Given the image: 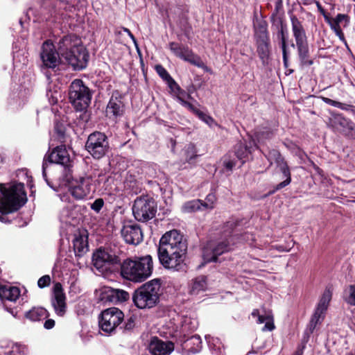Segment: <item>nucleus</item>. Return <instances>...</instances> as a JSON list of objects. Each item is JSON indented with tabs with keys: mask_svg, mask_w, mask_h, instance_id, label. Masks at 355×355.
I'll return each instance as SVG.
<instances>
[{
	"mask_svg": "<svg viewBox=\"0 0 355 355\" xmlns=\"http://www.w3.org/2000/svg\"><path fill=\"white\" fill-rule=\"evenodd\" d=\"M347 19H348L347 15H346L345 14H338L337 16L334 19H331V24H338V25H340V23L343 20L345 19L346 21H347Z\"/></svg>",
	"mask_w": 355,
	"mask_h": 355,
	"instance_id": "48",
	"label": "nucleus"
},
{
	"mask_svg": "<svg viewBox=\"0 0 355 355\" xmlns=\"http://www.w3.org/2000/svg\"><path fill=\"white\" fill-rule=\"evenodd\" d=\"M124 319L123 313L118 308L112 307L101 314L99 326L106 333L113 332Z\"/></svg>",
	"mask_w": 355,
	"mask_h": 355,
	"instance_id": "10",
	"label": "nucleus"
},
{
	"mask_svg": "<svg viewBox=\"0 0 355 355\" xmlns=\"http://www.w3.org/2000/svg\"><path fill=\"white\" fill-rule=\"evenodd\" d=\"M203 209L202 200H193L186 202L182 207V210L184 213H192Z\"/></svg>",
	"mask_w": 355,
	"mask_h": 355,
	"instance_id": "33",
	"label": "nucleus"
},
{
	"mask_svg": "<svg viewBox=\"0 0 355 355\" xmlns=\"http://www.w3.org/2000/svg\"><path fill=\"white\" fill-rule=\"evenodd\" d=\"M73 249L76 256H81L83 254L87 252V237L84 235L79 234L76 236L73 241Z\"/></svg>",
	"mask_w": 355,
	"mask_h": 355,
	"instance_id": "25",
	"label": "nucleus"
},
{
	"mask_svg": "<svg viewBox=\"0 0 355 355\" xmlns=\"http://www.w3.org/2000/svg\"><path fill=\"white\" fill-rule=\"evenodd\" d=\"M122 30L125 32V33H127L128 35H129V37L132 39V40L133 41V42L137 45V40L135 37V36L132 35V33L130 32V31L128 29V28H123Z\"/></svg>",
	"mask_w": 355,
	"mask_h": 355,
	"instance_id": "53",
	"label": "nucleus"
},
{
	"mask_svg": "<svg viewBox=\"0 0 355 355\" xmlns=\"http://www.w3.org/2000/svg\"><path fill=\"white\" fill-rule=\"evenodd\" d=\"M92 92L80 79L73 80L69 89V99L77 111H83L91 103Z\"/></svg>",
	"mask_w": 355,
	"mask_h": 355,
	"instance_id": "6",
	"label": "nucleus"
},
{
	"mask_svg": "<svg viewBox=\"0 0 355 355\" xmlns=\"http://www.w3.org/2000/svg\"><path fill=\"white\" fill-rule=\"evenodd\" d=\"M278 38L281 41V47L282 49H286V37L284 33V28L282 24H281V27L277 33Z\"/></svg>",
	"mask_w": 355,
	"mask_h": 355,
	"instance_id": "44",
	"label": "nucleus"
},
{
	"mask_svg": "<svg viewBox=\"0 0 355 355\" xmlns=\"http://www.w3.org/2000/svg\"><path fill=\"white\" fill-rule=\"evenodd\" d=\"M48 162L64 166H69L71 158L65 146H57L49 155L44 157L42 164V175L44 178L46 177V168Z\"/></svg>",
	"mask_w": 355,
	"mask_h": 355,
	"instance_id": "12",
	"label": "nucleus"
},
{
	"mask_svg": "<svg viewBox=\"0 0 355 355\" xmlns=\"http://www.w3.org/2000/svg\"><path fill=\"white\" fill-rule=\"evenodd\" d=\"M135 326V321L132 317H130L125 322V328L126 329H132Z\"/></svg>",
	"mask_w": 355,
	"mask_h": 355,
	"instance_id": "49",
	"label": "nucleus"
},
{
	"mask_svg": "<svg viewBox=\"0 0 355 355\" xmlns=\"http://www.w3.org/2000/svg\"><path fill=\"white\" fill-rule=\"evenodd\" d=\"M148 349L152 355H169L173 350V344L171 342L164 343L154 337L148 345Z\"/></svg>",
	"mask_w": 355,
	"mask_h": 355,
	"instance_id": "21",
	"label": "nucleus"
},
{
	"mask_svg": "<svg viewBox=\"0 0 355 355\" xmlns=\"http://www.w3.org/2000/svg\"><path fill=\"white\" fill-rule=\"evenodd\" d=\"M40 57L43 64L47 68H55L60 62L59 51H55L53 44L48 41L42 47Z\"/></svg>",
	"mask_w": 355,
	"mask_h": 355,
	"instance_id": "16",
	"label": "nucleus"
},
{
	"mask_svg": "<svg viewBox=\"0 0 355 355\" xmlns=\"http://www.w3.org/2000/svg\"><path fill=\"white\" fill-rule=\"evenodd\" d=\"M249 153L248 147L243 143H238L235 146V155L236 157L241 159L245 157Z\"/></svg>",
	"mask_w": 355,
	"mask_h": 355,
	"instance_id": "37",
	"label": "nucleus"
},
{
	"mask_svg": "<svg viewBox=\"0 0 355 355\" xmlns=\"http://www.w3.org/2000/svg\"><path fill=\"white\" fill-rule=\"evenodd\" d=\"M277 190H275V189L272 191H270L269 193L268 194H266V196H270V194H272L275 191H276Z\"/></svg>",
	"mask_w": 355,
	"mask_h": 355,
	"instance_id": "59",
	"label": "nucleus"
},
{
	"mask_svg": "<svg viewBox=\"0 0 355 355\" xmlns=\"http://www.w3.org/2000/svg\"><path fill=\"white\" fill-rule=\"evenodd\" d=\"M130 295L128 292L112 288H107L101 294V300L112 303L123 302L128 300Z\"/></svg>",
	"mask_w": 355,
	"mask_h": 355,
	"instance_id": "20",
	"label": "nucleus"
},
{
	"mask_svg": "<svg viewBox=\"0 0 355 355\" xmlns=\"http://www.w3.org/2000/svg\"><path fill=\"white\" fill-rule=\"evenodd\" d=\"M317 7H318V9L320 11V12L322 13L324 16V17H327L325 15V11H324V8L322 7V6L320 4L319 2H317Z\"/></svg>",
	"mask_w": 355,
	"mask_h": 355,
	"instance_id": "54",
	"label": "nucleus"
},
{
	"mask_svg": "<svg viewBox=\"0 0 355 355\" xmlns=\"http://www.w3.org/2000/svg\"><path fill=\"white\" fill-rule=\"evenodd\" d=\"M85 148L94 158L103 157L109 148L107 136L101 132H94L90 134L87 138Z\"/></svg>",
	"mask_w": 355,
	"mask_h": 355,
	"instance_id": "9",
	"label": "nucleus"
},
{
	"mask_svg": "<svg viewBox=\"0 0 355 355\" xmlns=\"http://www.w3.org/2000/svg\"><path fill=\"white\" fill-rule=\"evenodd\" d=\"M26 317L32 321H40L47 317V311L42 307H34L26 313Z\"/></svg>",
	"mask_w": 355,
	"mask_h": 355,
	"instance_id": "29",
	"label": "nucleus"
},
{
	"mask_svg": "<svg viewBox=\"0 0 355 355\" xmlns=\"http://www.w3.org/2000/svg\"><path fill=\"white\" fill-rule=\"evenodd\" d=\"M282 54H283V61L284 64L286 68L288 67V56H287V49H282Z\"/></svg>",
	"mask_w": 355,
	"mask_h": 355,
	"instance_id": "52",
	"label": "nucleus"
},
{
	"mask_svg": "<svg viewBox=\"0 0 355 355\" xmlns=\"http://www.w3.org/2000/svg\"><path fill=\"white\" fill-rule=\"evenodd\" d=\"M20 295V291L15 286H3L0 288V297L11 302H15Z\"/></svg>",
	"mask_w": 355,
	"mask_h": 355,
	"instance_id": "27",
	"label": "nucleus"
},
{
	"mask_svg": "<svg viewBox=\"0 0 355 355\" xmlns=\"http://www.w3.org/2000/svg\"><path fill=\"white\" fill-rule=\"evenodd\" d=\"M322 99L325 103H327L328 105H332L336 107H339V108L343 109V104L341 103L340 102L334 101V100L327 98V97H322Z\"/></svg>",
	"mask_w": 355,
	"mask_h": 355,
	"instance_id": "47",
	"label": "nucleus"
},
{
	"mask_svg": "<svg viewBox=\"0 0 355 355\" xmlns=\"http://www.w3.org/2000/svg\"><path fill=\"white\" fill-rule=\"evenodd\" d=\"M169 48L173 53L180 59L189 62L191 64L198 67H202L204 66V63L200 58L195 55L187 46L180 45L176 42H170Z\"/></svg>",
	"mask_w": 355,
	"mask_h": 355,
	"instance_id": "13",
	"label": "nucleus"
},
{
	"mask_svg": "<svg viewBox=\"0 0 355 355\" xmlns=\"http://www.w3.org/2000/svg\"><path fill=\"white\" fill-rule=\"evenodd\" d=\"M121 264V275L124 278L134 282H141L148 279L153 272V259L150 255L127 259Z\"/></svg>",
	"mask_w": 355,
	"mask_h": 355,
	"instance_id": "4",
	"label": "nucleus"
},
{
	"mask_svg": "<svg viewBox=\"0 0 355 355\" xmlns=\"http://www.w3.org/2000/svg\"><path fill=\"white\" fill-rule=\"evenodd\" d=\"M325 20L329 24L331 28L334 31L335 34L339 37V39L345 42H346L344 33L342 31V29L338 24H331V19L328 17H325Z\"/></svg>",
	"mask_w": 355,
	"mask_h": 355,
	"instance_id": "38",
	"label": "nucleus"
},
{
	"mask_svg": "<svg viewBox=\"0 0 355 355\" xmlns=\"http://www.w3.org/2000/svg\"><path fill=\"white\" fill-rule=\"evenodd\" d=\"M157 203L149 196L137 197L132 207L135 219L139 222H147L155 216Z\"/></svg>",
	"mask_w": 355,
	"mask_h": 355,
	"instance_id": "7",
	"label": "nucleus"
},
{
	"mask_svg": "<svg viewBox=\"0 0 355 355\" xmlns=\"http://www.w3.org/2000/svg\"><path fill=\"white\" fill-rule=\"evenodd\" d=\"M191 112L196 114L202 121H203L209 125H211V123L214 122V119L212 117L200 111L196 107H194L193 110H191Z\"/></svg>",
	"mask_w": 355,
	"mask_h": 355,
	"instance_id": "39",
	"label": "nucleus"
},
{
	"mask_svg": "<svg viewBox=\"0 0 355 355\" xmlns=\"http://www.w3.org/2000/svg\"><path fill=\"white\" fill-rule=\"evenodd\" d=\"M207 277L205 276L197 277L193 282L191 288V294H198L199 292L205 291L207 288Z\"/></svg>",
	"mask_w": 355,
	"mask_h": 355,
	"instance_id": "32",
	"label": "nucleus"
},
{
	"mask_svg": "<svg viewBox=\"0 0 355 355\" xmlns=\"http://www.w3.org/2000/svg\"><path fill=\"white\" fill-rule=\"evenodd\" d=\"M298 54L302 64L311 65L313 61L309 59V46L308 42L296 44Z\"/></svg>",
	"mask_w": 355,
	"mask_h": 355,
	"instance_id": "31",
	"label": "nucleus"
},
{
	"mask_svg": "<svg viewBox=\"0 0 355 355\" xmlns=\"http://www.w3.org/2000/svg\"><path fill=\"white\" fill-rule=\"evenodd\" d=\"M161 295V282L159 279H154L139 286L135 290L132 300L139 309H150L155 306L159 302Z\"/></svg>",
	"mask_w": 355,
	"mask_h": 355,
	"instance_id": "5",
	"label": "nucleus"
},
{
	"mask_svg": "<svg viewBox=\"0 0 355 355\" xmlns=\"http://www.w3.org/2000/svg\"><path fill=\"white\" fill-rule=\"evenodd\" d=\"M272 132L268 130L257 132L254 135V139L257 140L258 143H262L264 139L270 138Z\"/></svg>",
	"mask_w": 355,
	"mask_h": 355,
	"instance_id": "41",
	"label": "nucleus"
},
{
	"mask_svg": "<svg viewBox=\"0 0 355 355\" xmlns=\"http://www.w3.org/2000/svg\"><path fill=\"white\" fill-rule=\"evenodd\" d=\"M236 165V163L232 160H224V166L228 170H232L233 167Z\"/></svg>",
	"mask_w": 355,
	"mask_h": 355,
	"instance_id": "50",
	"label": "nucleus"
},
{
	"mask_svg": "<svg viewBox=\"0 0 355 355\" xmlns=\"http://www.w3.org/2000/svg\"><path fill=\"white\" fill-rule=\"evenodd\" d=\"M166 83L169 87L171 91L175 94L177 91L179 89L180 86L175 81V80L171 77L167 81H166Z\"/></svg>",
	"mask_w": 355,
	"mask_h": 355,
	"instance_id": "46",
	"label": "nucleus"
},
{
	"mask_svg": "<svg viewBox=\"0 0 355 355\" xmlns=\"http://www.w3.org/2000/svg\"><path fill=\"white\" fill-rule=\"evenodd\" d=\"M78 43L79 40L74 35L64 36L58 42L60 62L71 65L75 70L85 69L89 58L83 46Z\"/></svg>",
	"mask_w": 355,
	"mask_h": 355,
	"instance_id": "2",
	"label": "nucleus"
},
{
	"mask_svg": "<svg viewBox=\"0 0 355 355\" xmlns=\"http://www.w3.org/2000/svg\"><path fill=\"white\" fill-rule=\"evenodd\" d=\"M116 33H117V34H121V31H116Z\"/></svg>",
	"mask_w": 355,
	"mask_h": 355,
	"instance_id": "60",
	"label": "nucleus"
},
{
	"mask_svg": "<svg viewBox=\"0 0 355 355\" xmlns=\"http://www.w3.org/2000/svg\"><path fill=\"white\" fill-rule=\"evenodd\" d=\"M26 202L23 183H13L6 187L0 184V221L6 223L5 215L19 209Z\"/></svg>",
	"mask_w": 355,
	"mask_h": 355,
	"instance_id": "3",
	"label": "nucleus"
},
{
	"mask_svg": "<svg viewBox=\"0 0 355 355\" xmlns=\"http://www.w3.org/2000/svg\"><path fill=\"white\" fill-rule=\"evenodd\" d=\"M55 325V321L52 319H49L45 321L44 322V327L46 329H52Z\"/></svg>",
	"mask_w": 355,
	"mask_h": 355,
	"instance_id": "51",
	"label": "nucleus"
},
{
	"mask_svg": "<svg viewBox=\"0 0 355 355\" xmlns=\"http://www.w3.org/2000/svg\"><path fill=\"white\" fill-rule=\"evenodd\" d=\"M279 171L282 173L283 176L286 178V180L279 183L275 187V190H279L286 186L288 185L291 182V175L289 167L286 161H284L281 164L277 166Z\"/></svg>",
	"mask_w": 355,
	"mask_h": 355,
	"instance_id": "28",
	"label": "nucleus"
},
{
	"mask_svg": "<svg viewBox=\"0 0 355 355\" xmlns=\"http://www.w3.org/2000/svg\"><path fill=\"white\" fill-rule=\"evenodd\" d=\"M121 235L127 243L138 245L143 241V233L138 225H124Z\"/></svg>",
	"mask_w": 355,
	"mask_h": 355,
	"instance_id": "18",
	"label": "nucleus"
},
{
	"mask_svg": "<svg viewBox=\"0 0 355 355\" xmlns=\"http://www.w3.org/2000/svg\"><path fill=\"white\" fill-rule=\"evenodd\" d=\"M176 97L178 101L181 103L182 105L187 107L188 110H193V107H195L187 100H193V98L191 97V94L186 91L182 89L180 87L177 91Z\"/></svg>",
	"mask_w": 355,
	"mask_h": 355,
	"instance_id": "30",
	"label": "nucleus"
},
{
	"mask_svg": "<svg viewBox=\"0 0 355 355\" xmlns=\"http://www.w3.org/2000/svg\"><path fill=\"white\" fill-rule=\"evenodd\" d=\"M124 105L121 96H112L107 105L106 114L109 118H117L123 115Z\"/></svg>",
	"mask_w": 355,
	"mask_h": 355,
	"instance_id": "22",
	"label": "nucleus"
},
{
	"mask_svg": "<svg viewBox=\"0 0 355 355\" xmlns=\"http://www.w3.org/2000/svg\"><path fill=\"white\" fill-rule=\"evenodd\" d=\"M216 201V197L213 193L207 196L205 201H202V207L204 209H212Z\"/></svg>",
	"mask_w": 355,
	"mask_h": 355,
	"instance_id": "40",
	"label": "nucleus"
},
{
	"mask_svg": "<svg viewBox=\"0 0 355 355\" xmlns=\"http://www.w3.org/2000/svg\"><path fill=\"white\" fill-rule=\"evenodd\" d=\"M234 225V223L233 222H228L227 223V226L230 227H232Z\"/></svg>",
	"mask_w": 355,
	"mask_h": 355,
	"instance_id": "57",
	"label": "nucleus"
},
{
	"mask_svg": "<svg viewBox=\"0 0 355 355\" xmlns=\"http://www.w3.org/2000/svg\"><path fill=\"white\" fill-rule=\"evenodd\" d=\"M51 278L49 275H44L40 277L37 282V285L40 288H42L49 285Z\"/></svg>",
	"mask_w": 355,
	"mask_h": 355,
	"instance_id": "45",
	"label": "nucleus"
},
{
	"mask_svg": "<svg viewBox=\"0 0 355 355\" xmlns=\"http://www.w3.org/2000/svg\"><path fill=\"white\" fill-rule=\"evenodd\" d=\"M291 21L296 44L307 42V37L302 23L295 15L291 16Z\"/></svg>",
	"mask_w": 355,
	"mask_h": 355,
	"instance_id": "23",
	"label": "nucleus"
},
{
	"mask_svg": "<svg viewBox=\"0 0 355 355\" xmlns=\"http://www.w3.org/2000/svg\"><path fill=\"white\" fill-rule=\"evenodd\" d=\"M331 298L332 289L331 287H327L322 293L315 309L326 313Z\"/></svg>",
	"mask_w": 355,
	"mask_h": 355,
	"instance_id": "26",
	"label": "nucleus"
},
{
	"mask_svg": "<svg viewBox=\"0 0 355 355\" xmlns=\"http://www.w3.org/2000/svg\"><path fill=\"white\" fill-rule=\"evenodd\" d=\"M93 266L101 273L111 270V268L121 263V259L111 250L105 248L97 249L92 255Z\"/></svg>",
	"mask_w": 355,
	"mask_h": 355,
	"instance_id": "8",
	"label": "nucleus"
},
{
	"mask_svg": "<svg viewBox=\"0 0 355 355\" xmlns=\"http://www.w3.org/2000/svg\"><path fill=\"white\" fill-rule=\"evenodd\" d=\"M156 72L166 82L171 78L168 71L160 64L155 66Z\"/></svg>",
	"mask_w": 355,
	"mask_h": 355,
	"instance_id": "42",
	"label": "nucleus"
},
{
	"mask_svg": "<svg viewBox=\"0 0 355 355\" xmlns=\"http://www.w3.org/2000/svg\"><path fill=\"white\" fill-rule=\"evenodd\" d=\"M257 52L263 62H265L270 53L269 39L266 28H262L259 33H256Z\"/></svg>",
	"mask_w": 355,
	"mask_h": 355,
	"instance_id": "19",
	"label": "nucleus"
},
{
	"mask_svg": "<svg viewBox=\"0 0 355 355\" xmlns=\"http://www.w3.org/2000/svg\"><path fill=\"white\" fill-rule=\"evenodd\" d=\"M104 205V200L102 198H97L91 204L90 208L96 213H98Z\"/></svg>",
	"mask_w": 355,
	"mask_h": 355,
	"instance_id": "43",
	"label": "nucleus"
},
{
	"mask_svg": "<svg viewBox=\"0 0 355 355\" xmlns=\"http://www.w3.org/2000/svg\"><path fill=\"white\" fill-rule=\"evenodd\" d=\"M51 304L58 315L63 316L65 314L67 310L66 296L60 283H56L54 285Z\"/></svg>",
	"mask_w": 355,
	"mask_h": 355,
	"instance_id": "17",
	"label": "nucleus"
},
{
	"mask_svg": "<svg viewBox=\"0 0 355 355\" xmlns=\"http://www.w3.org/2000/svg\"><path fill=\"white\" fill-rule=\"evenodd\" d=\"M55 130L57 131V132L58 133L59 135H60L61 137H63L64 131L61 128H59L58 125H55Z\"/></svg>",
	"mask_w": 355,
	"mask_h": 355,
	"instance_id": "55",
	"label": "nucleus"
},
{
	"mask_svg": "<svg viewBox=\"0 0 355 355\" xmlns=\"http://www.w3.org/2000/svg\"><path fill=\"white\" fill-rule=\"evenodd\" d=\"M324 313L316 309H315L314 313L313 314L309 324V330L310 333L313 332L316 326L322 322V320L324 318Z\"/></svg>",
	"mask_w": 355,
	"mask_h": 355,
	"instance_id": "34",
	"label": "nucleus"
},
{
	"mask_svg": "<svg viewBox=\"0 0 355 355\" xmlns=\"http://www.w3.org/2000/svg\"><path fill=\"white\" fill-rule=\"evenodd\" d=\"M331 126L336 130L349 139H355V123L340 114L331 119Z\"/></svg>",
	"mask_w": 355,
	"mask_h": 355,
	"instance_id": "15",
	"label": "nucleus"
},
{
	"mask_svg": "<svg viewBox=\"0 0 355 355\" xmlns=\"http://www.w3.org/2000/svg\"><path fill=\"white\" fill-rule=\"evenodd\" d=\"M345 300V302L352 306H355V286L350 285L346 288Z\"/></svg>",
	"mask_w": 355,
	"mask_h": 355,
	"instance_id": "36",
	"label": "nucleus"
},
{
	"mask_svg": "<svg viewBox=\"0 0 355 355\" xmlns=\"http://www.w3.org/2000/svg\"><path fill=\"white\" fill-rule=\"evenodd\" d=\"M251 315L252 317L257 318V323L262 324L265 322V325L262 328L263 331H271L275 328L273 316L270 311L265 312L264 314H260L258 309H254Z\"/></svg>",
	"mask_w": 355,
	"mask_h": 355,
	"instance_id": "24",
	"label": "nucleus"
},
{
	"mask_svg": "<svg viewBox=\"0 0 355 355\" xmlns=\"http://www.w3.org/2000/svg\"><path fill=\"white\" fill-rule=\"evenodd\" d=\"M277 190H275V189L272 191H270L269 193L268 194H266V196H270V194H272L275 191H276Z\"/></svg>",
	"mask_w": 355,
	"mask_h": 355,
	"instance_id": "58",
	"label": "nucleus"
},
{
	"mask_svg": "<svg viewBox=\"0 0 355 355\" xmlns=\"http://www.w3.org/2000/svg\"><path fill=\"white\" fill-rule=\"evenodd\" d=\"M294 355H302V351H297Z\"/></svg>",
	"mask_w": 355,
	"mask_h": 355,
	"instance_id": "56",
	"label": "nucleus"
},
{
	"mask_svg": "<svg viewBox=\"0 0 355 355\" xmlns=\"http://www.w3.org/2000/svg\"><path fill=\"white\" fill-rule=\"evenodd\" d=\"M266 157L270 164L275 162L277 166L285 161L280 153L275 149L270 150Z\"/></svg>",
	"mask_w": 355,
	"mask_h": 355,
	"instance_id": "35",
	"label": "nucleus"
},
{
	"mask_svg": "<svg viewBox=\"0 0 355 355\" xmlns=\"http://www.w3.org/2000/svg\"><path fill=\"white\" fill-rule=\"evenodd\" d=\"M231 250L229 239L220 242L209 241L202 250V257L206 262H216L218 256Z\"/></svg>",
	"mask_w": 355,
	"mask_h": 355,
	"instance_id": "11",
	"label": "nucleus"
},
{
	"mask_svg": "<svg viewBox=\"0 0 355 355\" xmlns=\"http://www.w3.org/2000/svg\"><path fill=\"white\" fill-rule=\"evenodd\" d=\"M92 180L89 176L80 177L74 180L70 186L71 194L77 200H82L89 195Z\"/></svg>",
	"mask_w": 355,
	"mask_h": 355,
	"instance_id": "14",
	"label": "nucleus"
},
{
	"mask_svg": "<svg viewBox=\"0 0 355 355\" xmlns=\"http://www.w3.org/2000/svg\"><path fill=\"white\" fill-rule=\"evenodd\" d=\"M187 243L176 230L166 232L160 239L158 258L164 268L173 271H185Z\"/></svg>",
	"mask_w": 355,
	"mask_h": 355,
	"instance_id": "1",
	"label": "nucleus"
}]
</instances>
